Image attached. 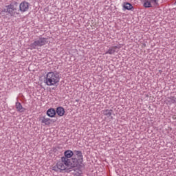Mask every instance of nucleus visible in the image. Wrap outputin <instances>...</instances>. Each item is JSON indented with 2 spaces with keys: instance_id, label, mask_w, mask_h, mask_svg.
<instances>
[{
  "instance_id": "f3484780",
  "label": "nucleus",
  "mask_w": 176,
  "mask_h": 176,
  "mask_svg": "<svg viewBox=\"0 0 176 176\" xmlns=\"http://www.w3.org/2000/svg\"><path fill=\"white\" fill-rule=\"evenodd\" d=\"M6 8H5V9L3 10V12H5V13H9V11H8V9H9V5L6 6Z\"/></svg>"
},
{
  "instance_id": "7ed1b4c3",
  "label": "nucleus",
  "mask_w": 176,
  "mask_h": 176,
  "mask_svg": "<svg viewBox=\"0 0 176 176\" xmlns=\"http://www.w3.org/2000/svg\"><path fill=\"white\" fill-rule=\"evenodd\" d=\"M19 6V3L17 1H13L10 4H9L8 14L12 17H17V16L20 15V12H17V7Z\"/></svg>"
},
{
  "instance_id": "4468645a",
  "label": "nucleus",
  "mask_w": 176,
  "mask_h": 176,
  "mask_svg": "<svg viewBox=\"0 0 176 176\" xmlns=\"http://www.w3.org/2000/svg\"><path fill=\"white\" fill-rule=\"evenodd\" d=\"M47 116L50 118H54L56 116V109L50 108L47 111Z\"/></svg>"
},
{
  "instance_id": "dca6fc26",
  "label": "nucleus",
  "mask_w": 176,
  "mask_h": 176,
  "mask_svg": "<svg viewBox=\"0 0 176 176\" xmlns=\"http://www.w3.org/2000/svg\"><path fill=\"white\" fill-rule=\"evenodd\" d=\"M168 102H169L170 104H175V102H176V98H174V97L170 98Z\"/></svg>"
},
{
  "instance_id": "423d86ee",
  "label": "nucleus",
  "mask_w": 176,
  "mask_h": 176,
  "mask_svg": "<svg viewBox=\"0 0 176 176\" xmlns=\"http://www.w3.org/2000/svg\"><path fill=\"white\" fill-rule=\"evenodd\" d=\"M152 3L154 6H159V0H144L143 6L146 8H152Z\"/></svg>"
},
{
  "instance_id": "9b49d317",
  "label": "nucleus",
  "mask_w": 176,
  "mask_h": 176,
  "mask_svg": "<svg viewBox=\"0 0 176 176\" xmlns=\"http://www.w3.org/2000/svg\"><path fill=\"white\" fill-rule=\"evenodd\" d=\"M124 10H131V12H134V7L133 5L129 2H124L122 6Z\"/></svg>"
},
{
  "instance_id": "0eeeda50",
  "label": "nucleus",
  "mask_w": 176,
  "mask_h": 176,
  "mask_svg": "<svg viewBox=\"0 0 176 176\" xmlns=\"http://www.w3.org/2000/svg\"><path fill=\"white\" fill-rule=\"evenodd\" d=\"M28 9H30V3L27 1H22L19 4V12H21V13L28 12Z\"/></svg>"
},
{
  "instance_id": "1a4fd4ad",
  "label": "nucleus",
  "mask_w": 176,
  "mask_h": 176,
  "mask_svg": "<svg viewBox=\"0 0 176 176\" xmlns=\"http://www.w3.org/2000/svg\"><path fill=\"white\" fill-rule=\"evenodd\" d=\"M15 108L16 109V111L19 112V113H23V112H25V108H24L21 103L19 102L18 98H16V102H15Z\"/></svg>"
},
{
  "instance_id": "ddd939ff",
  "label": "nucleus",
  "mask_w": 176,
  "mask_h": 176,
  "mask_svg": "<svg viewBox=\"0 0 176 176\" xmlns=\"http://www.w3.org/2000/svg\"><path fill=\"white\" fill-rule=\"evenodd\" d=\"M55 111L56 113L60 117L64 116L65 113V109H64V107H58Z\"/></svg>"
},
{
  "instance_id": "f257e3e1",
  "label": "nucleus",
  "mask_w": 176,
  "mask_h": 176,
  "mask_svg": "<svg viewBox=\"0 0 176 176\" xmlns=\"http://www.w3.org/2000/svg\"><path fill=\"white\" fill-rule=\"evenodd\" d=\"M60 160L65 163V166L70 167V168H83V153L80 151L66 150L64 152V157L60 158Z\"/></svg>"
},
{
  "instance_id": "f8f14e48",
  "label": "nucleus",
  "mask_w": 176,
  "mask_h": 176,
  "mask_svg": "<svg viewBox=\"0 0 176 176\" xmlns=\"http://www.w3.org/2000/svg\"><path fill=\"white\" fill-rule=\"evenodd\" d=\"M102 113L104 116H107V118H110V119H113V117L112 116V113H113V110L112 109H104L102 111Z\"/></svg>"
},
{
  "instance_id": "9d476101",
  "label": "nucleus",
  "mask_w": 176,
  "mask_h": 176,
  "mask_svg": "<svg viewBox=\"0 0 176 176\" xmlns=\"http://www.w3.org/2000/svg\"><path fill=\"white\" fill-rule=\"evenodd\" d=\"M39 122L42 123V124H44V126H50V118H46L45 116H40L38 118Z\"/></svg>"
},
{
  "instance_id": "f03ea898",
  "label": "nucleus",
  "mask_w": 176,
  "mask_h": 176,
  "mask_svg": "<svg viewBox=\"0 0 176 176\" xmlns=\"http://www.w3.org/2000/svg\"><path fill=\"white\" fill-rule=\"evenodd\" d=\"M60 82V73L50 72L46 74L45 83L47 86H55Z\"/></svg>"
},
{
  "instance_id": "6e6552de",
  "label": "nucleus",
  "mask_w": 176,
  "mask_h": 176,
  "mask_svg": "<svg viewBox=\"0 0 176 176\" xmlns=\"http://www.w3.org/2000/svg\"><path fill=\"white\" fill-rule=\"evenodd\" d=\"M120 48V46L119 45L110 47L109 50L105 52V54H115V53H118V52H119Z\"/></svg>"
},
{
  "instance_id": "39448f33",
  "label": "nucleus",
  "mask_w": 176,
  "mask_h": 176,
  "mask_svg": "<svg viewBox=\"0 0 176 176\" xmlns=\"http://www.w3.org/2000/svg\"><path fill=\"white\" fill-rule=\"evenodd\" d=\"M67 167H68V165H65V163L60 160L55 166H52V170L56 171V173H63V171L67 170Z\"/></svg>"
},
{
  "instance_id": "2eb2a0df",
  "label": "nucleus",
  "mask_w": 176,
  "mask_h": 176,
  "mask_svg": "<svg viewBox=\"0 0 176 176\" xmlns=\"http://www.w3.org/2000/svg\"><path fill=\"white\" fill-rule=\"evenodd\" d=\"M78 168L77 170H75L73 174L74 176H82V175L83 174V173L82 172V170H80V168Z\"/></svg>"
},
{
  "instance_id": "20e7f679",
  "label": "nucleus",
  "mask_w": 176,
  "mask_h": 176,
  "mask_svg": "<svg viewBox=\"0 0 176 176\" xmlns=\"http://www.w3.org/2000/svg\"><path fill=\"white\" fill-rule=\"evenodd\" d=\"M48 43L47 40L43 37L40 36L38 40L34 41V43L30 45V47L32 49H36V47H42Z\"/></svg>"
}]
</instances>
